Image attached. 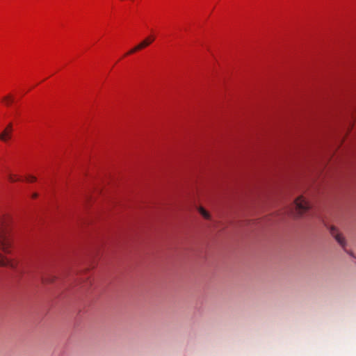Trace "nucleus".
<instances>
[{
	"mask_svg": "<svg viewBox=\"0 0 356 356\" xmlns=\"http://www.w3.org/2000/svg\"><path fill=\"white\" fill-rule=\"evenodd\" d=\"M10 218L3 216L0 218V266L15 268L17 261L9 255L12 252V241L9 231Z\"/></svg>",
	"mask_w": 356,
	"mask_h": 356,
	"instance_id": "1",
	"label": "nucleus"
},
{
	"mask_svg": "<svg viewBox=\"0 0 356 356\" xmlns=\"http://www.w3.org/2000/svg\"><path fill=\"white\" fill-rule=\"evenodd\" d=\"M154 36L149 35L141 42H140L138 45L130 49L128 52L126 53L125 56H129L135 52L140 51L147 47H148L150 44H152L154 41Z\"/></svg>",
	"mask_w": 356,
	"mask_h": 356,
	"instance_id": "2",
	"label": "nucleus"
},
{
	"mask_svg": "<svg viewBox=\"0 0 356 356\" xmlns=\"http://www.w3.org/2000/svg\"><path fill=\"white\" fill-rule=\"evenodd\" d=\"M294 204L299 214L303 213L309 208V202L302 196L297 197Z\"/></svg>",
	"mask_w": 356,
	"mask_h": 356,
	"instance_id": "3",
	"label": "nucleus"
},
{
	"mask_svg": "<svg viewBox=\"0 0 356 356\" xmlns=\"http://www.w3.org/2000/svg\"><path fill=\"white\" fill-rule=\"evenodd\" d=\"M8 179L11 182H15V181H21L26 180L28 182H34L36 180V177L33 175H28L25 177H23L22 176L14 175V174H10L8 177Z\"/></svg>",
	"mask_w": 356,
	"mask_h": 356,
	"instance_id": "4",
	"label": "nucleus"
},
{
	"mask_svg": "<svg viewBox=\"0 0 356 356\" xmlns=\"http://www.w3.org/2000/svg\"><path fill=\"white\" fill-rule=\"evenodd\" d=\"M13 131L12 124H8L3 132L0 134V140L4 142L9 140L11 138Z\"/></svg>",
	"mask_w": 356,
	"mask_h": 356,
	"instance_id": "5",
	"label": "nucleus"
},
{
	"mask_svg": "<svg viewBox=\"0 0 356 356\" xmlns=\"http://www.w3.org/2000/svg\"><path fill=\"white\" fill-rule=\"evenodd\" d=\"M331 234L335 238L337 241L343 247L345 245V239L343 236L339 234L337 229L334 227H332L330 229Z\"/></svg>",
	"mask_w": 356,
	"mask_h": 356,
	"instance_id": "6",
	"label": "nucleus"
},
{
	"mask_svg": "<svg viewBox=\"0 0 356 356\" xmlns=\"http://www.w3.org/2000/svg\"><path fill=\"white\" fill-rule=\"evenodd\" d=\"M13 102H14V99H13V96L10 95L5 96L2 99V103L5 106H7L11 105Z\"/></svg>",
	"mask_w": 356,
	"mask_h": 356,
	"instance_id": "7",
	"label": "nucleus"
},
{
	"mask_svg": "<svg viewBox=\"0 0 356 356\" xmlns=\"http://www.w3.org/2000/svg\"><path fill=\"white\" fill-rule=\"evenodd\" d=\"M200 214L207 219L209 218V213L202 207L199 209Z\"/></svg>",
	"mask_w": 356,
	"mask_h": 356,
	"instance_id": "8",
	"label": "nucleus"
},
{
	"mask_svg": "<svg viewBox=\"0 0 356 356\" xmlns=\"http://www.w3.org/2000/svg\"><path fill=\"white\" fill-rule=\"evenodd\" d=\"M37 195H37L36 193H34V194H33V198H36Z\"/></svg>",
	"mask_w": 356,
	"mask_h": 356,
	"instance_id": "9",
	"label": "nucleus"
}]
</instances>
